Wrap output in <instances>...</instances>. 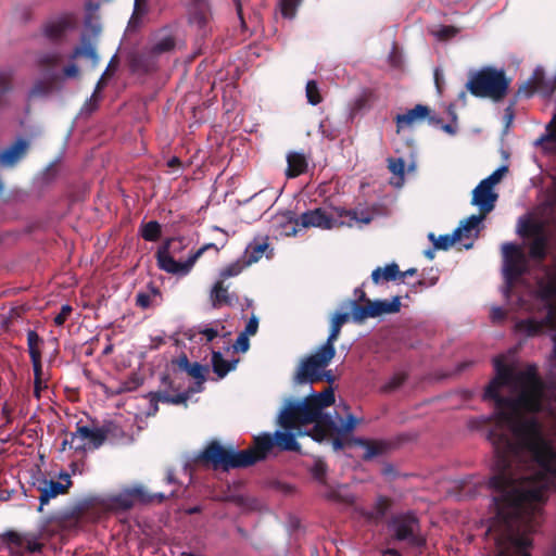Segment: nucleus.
Instances as JSON below:
<instances>
[{
  "label": "nucleus",
  "mask_w": 556,
  "mask_h": 556,
  "mask_svg": "<svg viewBox=\"0 0 556 556\" xmlns=\"http://www.w3.org/2000/svg\"><path fill=\"white\" fill-rule=\"evenodd\" d=\"M484 399L495 402L488 556H530L547 491L556 490V422L544 430L533 415L543 409V382H490Z\"/></svg>",
  "instance_id": "1"
},
{
  "label": "nucleus",
  "mask_w": 556,
  "mask_h": 556,
  "mask_svg": "<svg viewBox=\"0 0 556 556\" xmlns=\"http://www.w3.org/2000/svg\"><path fill=\"white\" fill-rule=\"evenodd\" d=\"M334 392L331 387L320 393L313 392L302 401L287 400L285 407L278 416V424L286 430L296 429L301 425L315 424L308 432L313 440L321 442L330 432L348 433L354 430L357 420L352 414L342 418L336 412L334 415L324 414L323 409L334 403Z\"/></svg>",
  "instance_id": "2"
},
{
  "label": "nucleus",
  "mask_w": 556,
  "mask_h": 556,
  "mask_svg": "<svg viewBox=\"0 0 556 556\" xmlns=\"http://www.w3.org/2000/svg\"><path fill=\"white\" fill-rule=\"evenodd\" d=\"M255 448L237 451L233 447H225L217 440L211 441L203 451L199 452L186 464L185 470L191 471V466H211L213 469L228 471L235 468H245L256 462L266 458L269 451L275 446L274 435L263 433L254 438Z\"/></svg>",
  "instance_id": "3"
},
{
  "label": "nucleus",
  "mask_w": 556,
  "mask_h": 556,
  "mask_svg": "<svg viewBox=\"0 0 556 556\" xmlns=\"http://www.w3.org/2000/svg\"><path fill=\"white\" fill-rule=\"evenodd\" d=\"M508 85L503 70L483 67L470 74L466 88L475 97L500 101L506 96Z\"/></svg>",
  "instance_id": "4"
},
{
  "label": "nucleus",
  "mask_w": 556,
  "mask_h": 556,
  "mask_svg": "<svg viewBox=\"0 0 556 556\" xmlns=\"http://www.w3.org/2000/svg\"><path fill=\"white\" fill-rule=\"evenodd\" d=\"M353 220H357L356 213L344 208H332L328 211L324 207L306 211L295 220V226L303 228L317 227L321 229H332L344 224L351 226Z\"/></svg>",
  "instance_id": "5"
},
{
  "label": "nucleus",
  "mask_w": 556,
  "mask_h": 556,
  "mask_svg": "<svg viewBox=\"0 0 556 556\" xmlns=\"http://www.w3.org/2000/svg\"><path fill=\"white\" fill-rule=\"evenodd\" d=\"M185 249L186 244L182 238L166 239L165 242L157 248L155 253L159 268L172 275H188L194 266L192 254H190L185 262L175 260V257L178 256Z\"/></svg>",
  "instance_id": "6"
},
{
  "label": "nucleus",
  "mask_w": 556,
  "mask_h": 556,
  "mask_svg": "<svg viewBox=\"0 0 556 556\" xmlns=\"http://www.w3.org/2000/svg\"><path fill=\"white\" fill-rule=\"evenodd\" d=\"M388 529L393 540L405 542L410 547L420 548L427 543L419 519L412 513L394 515L388 522Z\"/></svg>",
  "instance_id": "7"
},
{
  "label": "nucleus",
  "mask_w": 556,
  "mask_h": 556,
  "mask_svg": "<svg viewBox=\"0 0 556 556\" xmlns=\"http://www.w3.org/2000/svg\"><path fill=\"white\" fill-rule=\"evenodd\" d=\"M336 355L320 345L317 351L301 359L296 367L293 382L295 384H313L320 381L319 372L327 368Z\"/></svg>",
  "instance_id": "8"
},
{
  "label": "nucleus",
  "mask_w": 556,
  "mask_h": 556,
  "mask_svg": "<svg viewBox=\"0 0 556 556\" xmlns=\"http://www.w3.org/2000/svg\"><path fill=\"white\" fill-rule=\"evenodd\" d=\"M165 498L163 493L149 494L142 485H136L108 496L103 501V505L111 510H127L136 504L162 503Z\"/></svg>",
  "instance_id": "9"
},
{
  "label": "nucleus",
  "mask_w": 556,
  "mask_h": 556,
  "mask_svg": "<svg viewBox=\"0 0 556 556\" xmlns=\"http://www.w3.org/2000/svg\"><path fill=\"white\" fill-rule=\"evenodd\" d=\"M517 232L528 240L529 256L535 261H543L547 255L551 235L542 222H519Z\"/></svg>",
  "instance_id": "10"
},
{
  "label": "nucleus",
  "mask_w": 556,
  "mask_h": 556,
  "mask_svg": "<svg viewBox=\"0 0 556 556\" xmlns=\"http://www.w3.org/2000/svg\"><path fill=\"white\" fill-rule=\"evenodd\" d=\"M176 48L175 36L168 31H161L154 36L149 48L138 56V65L144 71L150 72L156 68L161 56L172 53Z\"/></svg>",
  "instance_id": "11"
},
{
  "label": "nucleus",
  "mask_w": 556,
  "mask_h": 556,
  "mask_svg": "<svg viewBox=\"0 0 556 556\" xmlns=\"http://www.w3.org/2000/svg\"><path fill=\"white\" fill-rule=\"evenodd\" d=\"M556 288H548L541 294V301L544 306V316L538 320L534 318L522 319L516 324L517 331L532 337L541 333L545 327H554L556 324V308L552 301L553 293Z\"/></svg>",
  "instance_id": "12"
},
{
  "label": "nucleus",
  "mask_w": 556,
  "mask_h": 556,
  "mask_svg": "<svg viewBox=\"0 0 556 556\" xmlns=\"http://www.w3.org/2000/svg\"><path fill=\"white\" fill-rule=\"evenodd\" d=\"M351 316L355 323H362L367 318H375L383 314H395L401 309V298L393 296L391 300L367 301L359 305L356 301H349Z\"/></svg>",
  "instance_id": "13"
},
{
  "label": "nucleus",
  "mask_w": 556,
  "mask_h": 556,
  "mask_svg": "<svg viewBox=\"0 0 556 556\" xmlns=\"http://www.w3.org/2000/svg\"><path fill=\"white\" fill-rule=\"evenodd\" d=\"M503 253V273L506 280L505 295L507 296L514 279L521 276L527 270V257L520 247L506 242L502 245Z\"/></svg>",
  "instance_id": "14"
},
{
  "label": "nucleus",
  "mask_w": 556,
  "mask_h": 556,
  "mask_svg": "<svg viewBox=\"0 0 556 556\" xmlns=\"http://www.w3.org/2000/svg\"><path fill=\"white\" fill-rule=\"evenodd\" d=\"M425 118H428L433 125H439L441 123L440 118L430 116V109L427 105L417 104L405 113L397 114L395 116L396 132H401L402 129L412 127L415 124L422 122Z\"/></svg>",
  "instance_id": "15"
},
{
  "label": "nucleus",
  "mask_w": 556,
  "mask_h": 556,
  "mask_svg": "<svg viewBox=\"0 0 556 556\" xmlns=\"http://www.w3.org/2000/svg\"><path fill=\"white\" fill-rule=\"evenodd\" d=\"M188 16L190 25L194 26L201 35H205L211 18L207 0H192L188 9Z\"/></svg>",
  "instance_id": "16"
},
{
  "label": "nucleus",
  "mask_w": 556,
  "mask_h": 556,
  "mask_svg": "<svg viewBox=\"0 0 556 556\" xmlns=\"http://www.w3.org/2000/svg\"><path fill=\"white\" fill-rule=\"evenodd\" d=\"M62 477L65 478L66 483H62L60 481L54 480H43L42 483L38 486V490L40 492V495L38 497V511H42L43 506L47 505L51 498H54L58 495L67 492L68 488L72 484V481L68 475H64Z\"/></svg>",
  "instance_id": "17"
},
{
  "label": "nucleus",
  "mask_w": 556,
  "mask_h": 556,
  "mask_svg": "<svg viewBox=\"0 0 556 556\" xmlns=\"http://www.w3.org/2000/svg\"><path fill=\"white\" fill-rule=\"evenodd\" d=\"M77 426L79 427V434L86 438L89 448H99L103 445L114 428V424L112 421L104 422L101 427L94 428Z\"/></svg>",
  "instance_id": "18"
},
{
  "label": "nucleus",
  "mask_w": 556,
  "mask_h": 556,
  "mask_svg": "<svg viewBox=\"0 0 556 556\" xmlns=\"http://www.w3.org/2000/svg\"><path fill=\"white\" fill-rule=\"evenodd\" d=\"M28 147L25 139L18 138L14 143L0 151V166L14 167L26 155Z\"/></svg>",
  "instance_id": "19"
},
{
  "label": "nucleus",
  "mask_w": 556,
  "mask_h": 556,
  "mask_svg": "<svg viewBox=\"0 0 556 556\" xmlns=\"http://www.w3.org/2000/svg\"><path fill=\"white\" fill-rule=\"evenodd\" d=\"M497 194L493 192V188L480 181L472 191V204L478 206L483 214L493 211Z\"/></svg>",
  "instance_id": "20"
},
{
  "label": "nucleus",
  "mask_w": 556,
  "mask_h": 556,
  "mask_svg": "<svg viewBox=\"0 0 556 556\" xmlns=\"http://www.w3.org/2000/svg\"><path fill=\"white\" fill-rule=\"evenodd\" d=\"M210 301L214 308L222 306H235L238 302V296L228 291L223 280H217L211 289Z\"/></svg>",
  "instance_id": "21"
},
{
  "label": "nucleus",
  "mask_w": 556,
  "mask_h": 556,
  "mask_svg": "<svg viewBox=\"0 0 556 556\" xmlns=\"http://www.w3.org/2000/svg\"><path fill=\"white\" fill-rule=\"evenodd\" d=\"M324 486L323 496L330 502L350 505L355 501V496L346 484L331 485L325 483Z\"/></svg>",
  "instance_id": "22"
},
{
  "label": "nucleus",
  "mask_w": 556,
  "mask_h": 556,
  "mask_svg": "<svg viewBox=\"0 0 556 556\" xmlns=\"http://www.w3.org/2000/svg\"><path fill=\"white\" fill-rule=\"evenodd\" d=\"M534 146L546 154H556V114L546 124L545 132L534 141Z\"/></svg>",
  "instance_id": "23"
},
{
  "label": "nucleus",
  "mask_w": 556,
  "mask_h": 556,
  "mask_svg": "<svg viewBox=\"0 0 556 556\" xmlns=\"http://www.w3.org/2000/svg\"><path fill=\"white\" fill-rule=\"evenodd\" d=\"M350 319L349 313H336L331 318L330 325V333L324 344V348L328 349L331 352H336L334 342L338 340L340 336V331L342 326L348 323Z\"/></svg>",
  "instance_id": "24"
},
{
  "label": "nucleus",
  "mask_w": 556,
  "mask_h": 556,
  "mask_svg": "<svg viewBox=\"0 0 556 556\" xmlns=\"http://www.w3.org/2000/svg\"><path fill=\"white\" fill-rule=\"evenodd\" d=\"M287 176L290 178L303 174L307 168V161L303 153L290 152L287 156Z\"/></svg>",
  "instance_id": "25"
},
{
  "label": "nucleus",
  "mask_w": 556,
  "mask_h": 556,
  "mask_svg": "<svg viewBox=\"0 0 556 556\" xmlns=\"http://www.w3.org/2000/svg\"><path fill=\"white\" fill-rule=\"evenodd\" d=\"M400 268L396 263L388 264L384 268L377 267L371 273L374 283L379 285L381 281L399 280Z\"/></svg>",
  "instance_id": "26"
},
{
  "label": "nucleus",
  "mask_w": 556,
  "mask_h": 556,
  "mask_svg": "<svg viewBox=\"0 0 556 556\" xmlns=\"http://www.w3.org/2000/svg\"><path fill=\"white\" fill-rule=\"evenodd\" d=\"M8 535L12 543L24 546L29 553H39L42 551L43 544L39 542L36 535H25L23 538L16 532H10Z\"/></svg>",
  "instance_id": "27"
},
{
  "label": "nucleus",
  "mask_w": 556,
  "mask_h": 556,
  "mask_svg": "<svg viewBox=\"0 0 556 556\" xmlns=\"http://www.w3.org/2000/svg\"><path fill=\"white\" fill-rule=\"evenodd\" d=\"M237 361H226L218 351L212 352V367L213 371L219 377L224 378L230 370L235 369Z\"/></svg>",
  "instance_id": "28"
},
{
  "label": "nucleus",
  "mask_w": 556,
  "mask_h": 556,
  "mask_svg": "<svg viewBox=\"0 0 556 556\" xmlns=\"http://www.w3.org/2000/svg\"><path fill=\"white\" fill-rule=\"evenodd\" d=\"M275 445L278 446L281 451H292L296 452L300 450V445L295 440V437L291 432H283L277 430L274 433Z\"/></svg>",
  "instance_id": "29"
},
{
  "label": "nucleus",
  "mask_w": 556,
  "mask_h": 556,
  "mask_svg": "<svg viewBox=\"0 0 556 556\" xmlns=\"http://www.w3.org/2000/svg\"><path fill=\"white\" fill-rule=\"evenodd\" d=\"M78 58H87L92 60L94 63L98 61V55L94 46L86 37H83L81 46L76 47L70 55L71 60H75Z\"/></svg>",
  "instance_id": "30"
},
{
  "label": "nucleus",
  "mask_w": 556,
  "mask_h": 556,
  "mask_svg": "<svg viewBox=\"0 0 556 556\" xmlns=\"http://www.w3.org/2000/svg\"><path fill=\"white\" fill-rule=\"evenodd\" d=\"M70 23L65 20L51 22L45 27V35L51 40H58L63 37Z\"/></svg>",
  "instance_id": "31"
},
{
  "label": "nucleus",
  "mask_w": 556,
  "mask_h": 556,
  "mask_svg": "<svg viewBox=\"0 0 556 556\" xmlns=\"http://www.w3.org/2000/svg\"><path fill=\"white\" fill-rule=\"evenodd\" d=\"M162 233L161 225L156 220H150L141 226V236L144 240L155 242Z\"/></svg>",
  "instance_id": "32"
},
{
  "label": "nucleus",
  "mask_w": 556,
  "mask_h": 556,
  "mask_svg": "<svg viewBox=\"0 0 556 556\" xmlns=\"http://www.w3.org/2000/svg\"><path fill=\"white\" fill-rule=\"evenodd\" d=\"M268 248L266 242H253L247 247L245 254L248 260L245 261L247 265H250L254 262H257L264 254L265 250Z\"/></svg>",
  "instance_id": "33"
},
{
  "label": "nucleus",
  "mask_w": 556,
  "mask_h": 556,
  "mask_svg": "<svg viewBox=\"0 0 556 556\" xmlns=\"http://www.w3.org/2000/svg\"><path fill=\"white\" fill-rule=\"evenodd\" d=\"M61 61H62V55L60 52H56V51L46 52L38 58V65L41 68L49 71L51 68L56 67Z\"/></svg>",
  "instance_id": "34"
},
{
  "label": "nucleus",
  "mask_w": 556,
  "mask_h": 556,
  "mask_svg": "<svg viewBox=\"0 0 556 556\" xmlns=\"http://www.w3.org/2000/svg\"><path fill=\"white\" fill-rule=\"evenodd\" d=\"M484 215H471L466 218L457 229H460V239L463 237L469 238L471 231L476 229L480 223L484 219Z\"/></svg>",
  "instance_id": "35"
},
{
  "label": "nucleus",
  "mask_w": 556,
  "mask_h": 556,
  "mask_svg": "<svg viewBox=\"0 0 556 556\" xmlns=\"http://www.w3.org/2000/svg\"><path fill=\"white\" fill-rule=\"evenodd\" d=\"M460 229H455L452 235H442L434 241V248L438 250H447L454 243L460 241Z\"/></svg>",
  "instance_id": "36"
},
{
  "label": "nucleus",
  "mask_w": 556,
  "mask_h": 556,
  "mask_svg": "<svg viewBox=\"0 0 556 556\" xmlns=\"http://www.w3.org/2000/svg\"><path fill=\"white\" fill-rule=\"evenodd\" d=\"M42 343V339L38 336L35 330H28L27 332V346L30 358L41 357V351L39 345Z\"/></svg>",
  "instance_id": "37"
},
{
  "label": "nucleus",
  "mask_w": 556,
  "mask_h": 556,
  "mask_svg": "<svg viewBox=\"0 0 556 556\" xmlns=\"http://www.w3.org/2000/svg\"><path fill=\"white\" fill-rule=\"evenodd\" d=\"M245 266H247L245 262H240V261H237V262H233V263L227 265L219 271V278H220L219 280L224 281L225 279L238 276L243 270V268Z\"/></svg>",
  "instance_id": "38"
},
{
  "label": "nucleus",
  "mask_w": 556,
  "mask_h": 556,
  "mask_svg": "<svg viewBox=\"0 0 556 556\" xmlns=\"http://www.w3.org/2000/svg\"><path fill=\"white\" fill-rule=\"evenodd\" d=\"M307 102L317 105L323 101L318 85L315 80H308L305 88Z\"/></svg>",
  "instance_id": "39"
},
{
  "label": "nucleus",
  "mask_w": 556,
  "mask_h": 556,
  "mask_svg": "<svg viewBox=\"0 0 556 556\" xmlns=\"http://www.w3.org/2000/svg\"><path fill=\"white\" fill-rule=\"evenodd\" d=\"M170 396L172 395L166 391H156V392L149 393V399H150L151 406H152L151 412L149 414L154 415L157 412V409H159L157 403L159 402L169 404Z\"/></svg>",
  "instance_id": "40"
},
{
  "label": "nucleus",
  "mask_w": 556,
  "mask_h": 556,
  "mask_svg": "<svg viewBox=\"0 0 556 556\" xmlns=\"http://www.w3.org/2000/svg\"><path fill=\"white\" fill-rule=\"evenodd\" d=\"M406 378L407 375L405 372H396L384 383L381 390L383 392H393L405 382Z\"/></svg>",
  "instance_id": "41"
},
{
  "label": "nucleus",
  "mask_w": 556,
  "mask_h": 556,
  "mask_svg": "<svg viewBox=\"0 0 556 556\" xmlns=\"http://www.w3.org/2000/svg\"><path fill=\"white\" fill-rule=\"evenodd\" d=\"M70 448H73L76 452H85L89 448L86 438L79 434L78 426L76 431L71 433Z\"/></svg>",
  "instance_id": "42"
},
{
  "label": "nucleus",
  "mask_w": 556,
  "mask_h": 556,
  "mask_svg": "<svg viewBox=\"0 0 556 556\" xmlns=\"http://www.w3.org/2000/svg\"><path fill=\"white\" fill-rule=\"evenodd\" d=\"M101 87H102V80H99L93 93L91 94V97L85 103V105L83 108L84 113L90 114L98 109V104L100 101L99 92H100Z\"/></svg>",
  "instance_id": "43"
},
{
  "label": "nucleus",
  "mask_w": 556,
  "mask_h": 556,
  "mask_svg": "<svg viewBox=\"0 0 556 556\" xmlns=\"http://www.w3.org/2000/svg\"><path fill=\"white\" fill-rule=\"evenodd\" d=\"M302 0H280L281 14L287 18L294 17Z\"/></svg>",
  "instance_id": "44"
},
{
  "label": "nucleus",
  "mask_w": 556,
  "mask_h": 556,
  "mask_svg": "<svg viewBox=\"0 0 556 556\" xmlns=\"http://www.w3.org/2000/svg\"><path fill=\"white\" fill-rule=\"evenodd\" d=\"M187 372L197 379L198 383H203L205 381V375L208 372V368L207 366L195 362L190 365Z\"/></svg>",
  "instance_id": "45"
},
{
  "label": "nucleus",
  "mask_w": 556,
  "mask_h": 556,
  "mask_svg": "<svg viewBox=\"0 0 556 556\" xmlns=\"http://www.w3.org/2000/svg\"><path fill=\"white\" fill-rule=\"evenodd\" d=\"M369 97L363 93L355 98L351 104L350 114L352 117L356 116L359 112L368 108Z\"/></svg>",
  "instance_id": "46"
},
{
  "label": "nucleus",
  "mask_w": 556,
  "mask_h": 556,
  "mask_svg": "<svg viewBox=\"0 0 556 556\" xmlns=\"http://www.w3.org/2000/svg\"><path fill=\"white\" fill-rule=\"evenodd\" d=\"M311 472L313 477L320 482L323 485H325L326 482V473H327V465L321 460L317 459L315 460L314 465L312 466Z\"/></svg>",
  "instance_id": "47"
},
{
  "label": "nucleus",
  "mask_w": 556,
  "mask_h": 556,
  "mask_svg": "<svg viewBox=\"0 0 556 556\" xmlns=\"http://www.w3.org/2000/svg\"><path fill=\"white\" fill-rule=\"evenodd\" d=\"M218 326H220L222 329L225 328L219 321H216V327H210L207 325L198 326V332L203 334L207 342H211L219 334Z\"/></svg>",
  "instance_id": "48"
},
{
  "label": "nucleus",
  "mask_w": 556,
  "mask_h": 556,
  "mask_svg": "<svg viewBox=\"0 0 556 556\" xmlns=\"http://www.w3.org/2000/svg\"><path fill=\"white\" fill-rule=\"evenodd\" d=\"M52 91V85L50 83L38 81L34 85L30 90V96L45 97Z\"/></svg>",
  "instance_id": "49"
},
{
  "label": "nucleus",
  "mask_w": 556,
  "mask_h": 556,
  "mask_svg": "<svg viewBox=\"0 0 556 556\" xmlns=\"http://www.w3.org/2000/svg\"><path fill=\"white\" fill-rule=\"evenodd\" d=\"M389 169L392 174L403 179L404 170H405V162L402 159H390L389 160Z\"/></svg>",
  "instance_id": "50"
},
{
  "label": "nucleus",
  "mask_w": 556,
  "mask_h": 556,
  "mask_svg": "<svg viewBox=\"0 0 556 556\" xmlns=\"http://www.w3.org/2000/svg\"><path fill=\"white\" fill-rule=\"evenodd\" d=\"M73 308L71 305L65 304L61 307L60 313L54 317L53 321L56 326H62L71 315Z\"/></svg>",
  "instance_id": "51"
},
{
  "label": "nucleus",
  "mask_w": 556,
  "mask_h": 556,
  "mask_svg": "<svg viewBox=\"0 0 556 556\" xmlns=\"http://www.w3.org/2000/svg\"><path fill=\"white\" fill-rule=\"evenodd\" d=\"M456 34L457 29L453 26H442L434 33V35L441 40L450 39Z\"/></svg>",
  "instance_id": "52"
},
{
  "label": "nucleus",
  "mask_w": 556,
  "mask_h": 556,
  "mask_svg": "<svg viewBox=\"0 0 556 556\" xmlns=\"http://www.w3.org/2000/svg\"><path fill=\"white\" fill-rule=\"evenodd\" d=\"M505 170H506V167L503 166V167L496 169L495 172H493L489 177H486L485 179H483L481 181L493 188L494 185L500 182V180L502 179L503 173Z\"/></svg>",
  "instance_id": "53"
},
{
  "label": "nucleus",
  "mask_w": 556,
  "mask_h": 556,
  "mask_svg": "<svg viewBox=\"0 0 556 556\" xmlns=\"http://www.w3.org/2000/svg\"><path fill=\"white\" fill-rule=\"evenodd\" d=\"M258 329V318L255 315H252L249 321L245 325L244 330L241 332L248 337L254 336Z\"/></svg>",
  "instance_id": "54"
},
{
  "label": "nucleus",
  "mask_w": 556,
  "mask_h": 556,
  "mask_svg": "<svg viewBox=\"0 0 556 556\" xmlns=\"http://www.w3.org/2000/svg\"><path fill=\"white\" fill-rule=\"evenodd\" d=\"M249 337L243 333H239L236 343L233 344L235 350L244 353L249 350Z\"/></svg>",
  "instance_id": "55"
},
{
  "label": "nucleus",
  "mask_w": 556,
  "mask_h": 556,
  "mask_svg": "<svg viewBox=\"0 0 556 556\" xmlns=\"http://www.w3.org/2000/svg\"><path fill=\"white\" fill-rule=\"evenodd\" d=\"M136 304L141 308H149L152 305L151 294L139 292L136 296Z\"/></svg>",
  "instance_id": "56"
},
{
  "label": "nucleus",
  "mask_w": 556,
  "mask_h": 556,
  "mask_svg": "<svg viewBox=\"0 0 556 556\" xmlns=\"http://www.w3.org/2000/svg\"><path fill=\"white\" fill-rule=\"evenodd\" d=\"M210 249H214L216 253H218L220 250V248L215 243H206L192 253V261L195 263L203 255V253Z\"/></svg>",
  "instance_id": "57"
},
{
  "label": "nucleus",
  "mask_w": 556,
  "mask_h": 556,
  "mask_svg": "<svg viewBox=\"0 0 556 556\" xmlns=\"http://www.w3.org/2000/svg\"><path fill=\"white\" fill-rule=\"evenodd\" d=\"M34 369V379L40 380L42 379V364H41V357H34L30 358Z\"/></svg>",
  "instance_id": "58"
},
{
  "label": "nucleus",
  "mask_w": 556,
  "mask_h": 556,
  "mask_svg": "<svg viewBox=\"0 0 556 556\" xmlns=\"http://www.w3.org/2000/svg\"><path fill=\"white\" fill-rule=\"evenodd\" d=\"M506 317V312L498 306H495L491 309V319L494 323L503 321Z\"/></svg>",
  "instance_id": "59"
},
{
  "label": "nucleus",
  "mask_w": 556,
  "mask_h": 556,
  "mask_svg": "<svg viewBox=\"0 0 556 556\" xmlns=\"http://www.w3.org/2000/svg\"><path fill=\"white\" fill-rule=\"evenodd\" d=\"M188 400H189V393L184 392V393H179L174 396L172 395L169 404H174V405L185 404Z\"/></svg>",
  "instance_id": "60"
},
{
  "label": "nucleus",
  "mask_w": 556,
  "mask_h": 556,
  "mask_svg": "<svg viewBox=\"0 0 556 556\" xmlns=\"http://www.w3.org/2000/svg\"><path fill=\"white\" fill-rule=\"evenodd\" d=\"M63 73L68 78H75L78 76L79 70H78L77 65L70 64L64 67Z\"/></svg>",
  "instance_id": "61"
},
{
  "label": "nucleus",
  "mask_w": 556,
  "mask_h": 556,
  "mask_svg": "<svg viewBox=\"0 0 556 556\" xmlns=\"http://www.w3.org/2000/svg\"><path fill=\"white\" fill-rule=\"evenodd\" d=\"M354 295H355L354 301H356L357 304H358V302H363L364 304H366L367 301H369V299H367V296H366L365 291L362 288H356L354 290Z\"/></svg>",
  "instance_id": "62"
},
{
  "label": "nucleus",
  "mask_w": 556,
  "mask_h": 556,
  "mask_svg": "<svg viewBox=\"0 0 556 556\" xmlns=\"http://www.w3.org/2000/svg\"><path fill=\"white\" fill-rule=\"evenodd\" d=\"M319 376H320V381L325 380L329 383H332L334 381V375H333L332 370H327L325 368L319 372Z\"/></svg>",
  "instance_id": "63"
},
{
  "label": "nucleus",
  "mask_w": 556,
  "mask_h": 556,
  "mask_svg": "<svg viewBox=\"0 0 556 556\" xmlns=\"http://www.w3.org/2000/svg\"><path fill=\"white\" fill-rule=\"evenodd\" d=\"M486 424H488V419H485V418H477V419H471L469 421V427L471 429H480V428H482Z\"/></svg>",
  "instance_id": "64"
}]
</instances>
